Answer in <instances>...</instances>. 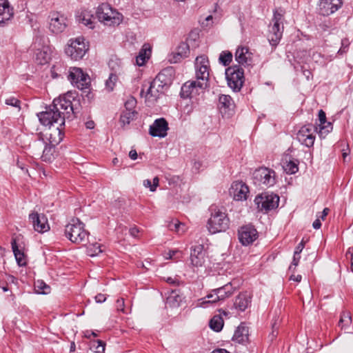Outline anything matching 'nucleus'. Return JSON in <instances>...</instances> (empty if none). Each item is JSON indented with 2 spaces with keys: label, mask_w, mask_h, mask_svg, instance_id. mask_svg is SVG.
Segmentation results:
<instances>
[{
  "label": "nucleus",
  "mask_w": 353,
  "mask_h": 353,
  "mask_svg": "<svg viewBox=\"0 0 353 353\" xmlns=\"http://www.w3.org/2000/svg\"><path fill=\"white\" fill-rule=\"evenodd\" d=\"M211 216L208 221V228L210 233L215 234L225 231L229 228L230 220L225 212L212 208Z\"/></svg>",
  "instance_id": "nucleus-6"
},
{
  "label": "nucleus",
  "mask_w": 353,
  "mask_h": 353,
  "mask_svg": "<svg viewBox=\"0 0 353 353\" xmlns=\"http://www.w3.org/2000/svg\"><path fill=\"white\" fill-rule=\"evenodd\" d=\"M48 43V38L46 35L37 34L34 38L30 49L33 51L43 49L44 47H50Z\"/></svg>",
  "instance_id": "nucleus-32"
},
{
  "label": "nucleus",
  "mask_w": 353,
  "mask_h": 353,
  "mask_svg": "<svg viewBox=\"0 0 353 353\" xmlns=\"http://www.w3.org/2000/svg\"><path fill=\"white\" fill-rule=\"evenodd\" d=\"M150 83L152 85L151 89H157L160 94H163L167 90V89L165 87H163V85L161 83H157V81L154 80L150 82Z\"/></svg>",
  "instance_id": "nucleus-50"
},
{
  "label": "nucleus",
  "mask_w": 353,
  "mask_h": 353,
  "mask_svg": "<svg viewBox=\"0 0 353 353\" xmlns=\"http://www.w3.org/2000/svg\"><path fill=\"white\" fill-rule=\"evenodd\" d=\"M251 295L247 292L240 293L235 299L234 305L239 310L245 311L251 304Z\"/></svg>",
  "instance_id": "nucleus-28"
},
{
  "label": "nucleus",
  "mask_w": 353,
  "mask_h": 353,
  "mask_svg": "<svg viewBox=\"0 0 353 353\" xmlns=\"http://www.w3.org/2000/svg\"><path fill=\"white\" fill-rule=\"evenodd\" d=\"M184 300V296L179 290H172L166 299V305L170 307H178Z\"/></svg>",
  "instance_id": "nucleus-30"
},
{
  "label": "nucleus",
  "mask_w": 353,
  "mask_h": 353,
  "mask_svg": "<svg viewBox=\"0 0 353 353\" xmlns=\"http://www.w3.org/2000/svg\"><path fill=\"white\" fill-rule=\"evenodd\" d=\"M137 114V112H129L123 110L120 117V122L123 126L128 125L131 121L136 119Z\"/></svg>",
  "instance_id": "nucleus-40"
},
{
  "label": "nucleus",
  "mask_w": 353,
  "mask_h": 353,
  "mask_svg": "<svg viewBox=\"0 0 353 353\" xmlns=\"http://www.w3.org/2000/svg\"><path fill=\"white\" fill-rule=\"evenodd\" d=\"M139 232V230L137 228L134 227L130 229V234L133 237H137L138 236V234Z\"/></svg>",
  "instance_id": "nucleus-59"
},
{
  "label": "nucleus",
  "mask_w": 353,
  "mask_h": 353,
  "mask_svg": "<svg viewBox=\"0 0 353 353\" xmlns=\"http://www.w3.org/2000/svg\"><path fill=\"white\" fill-rule=\"evenodd\" d=\"M5 103L18 109H21V101L14 97H9L5 100Z\"/></svg>",
  "instance_id": "nucleus-49"
},
{
  "label": "nucleus",
  "mask_w": 353,
  "mask_h": 353,
  "mask_svg": "<svg viewBox=\"0 0 353 353\" xmlns=\"http://www.w3.org/2000/svg\"><path fill=\"white\" fill-rule=\"evenodd\" d=\"M283 169L287 174H295L298 170V165L292 161L286 162L283 165Z\"/></svg>",
  "instance_id": "nucleus-44"
},
{
  "label": "nucleus",
  "mask_w": 353,
  "mask_h": 353,
  "mask_svg": "<svg viewBox=\"0 0 353 353\" xmlns=\"http://www.w3.org/2000/svg\"><path fill=\"white\" fill-rule=\"evenodd\" d=\"M235 60L239 65L243 66H248L252 63V53L250 52L248 48L239 46L236 50Z\"/></svg>",
  "instance_id": "nucleus-26"
},
{
  "label": "nucleus",
  "mask_w": 353,
  "mask_h": 353,
  "mask_svg": "<svg viewBox=\"0 0 353 353\" xmlns=\"http://www.w3.org/2000/svg\"><path fill=\"white\" fill-rule=\"evenodd\" d=\"M304 243L303 241H302L301 243H299L298 244V245L295 248V251L294 252L297 254H301V252H302L303 249L304 248Z\"/></svg>",
  "instance_id": "nucleus-58"
},
{
  "label": "nucleus",
  "mask_w": 353,
  "mask_h": 353,
  "mask_svg": "<svg viewBox=\"0 0 353 353\" xmlns=\"http://www.w3.org/2000/svg\"><path fill=\"white\" fill-rule=\"evenodd\" d=\"M174 77V69L172 67H168L159 72L154 80L156 81L157 83H161L163 87H165L168 90L172 83Z\"/></svg>",
  "instance_id": "nucleus-23"
},
{
  "label": "nucleus",
  "mask_w": 353,
  "mask_h": 353,
  "mask_svg": "<svg viewBox=\"0 0 353 353\" xmlns=\"http://www.w3.org/2000/svg\"><path fill=\"white\" fill-rule=\"evenodd\" d=\"M14 15L8 0H0V26H4Z\"/></svg>",
  "instance_id": "nucleus-27"
},
{
  "label": "nucleus",
  "mask_w": 353,
  "mask_h": 353,
  "mask_svg": "<svg viewBox=\"0 0 353 353\" xmlns=\"http://www.w3.org/2000/svg\"><path fill=\"white\" fill-rule=\"evenodd\" d=\"M211 353H230L225 349L217 348L214 350Z\"/></svg>",
  "instance_id": "nucleus-64"
},
{
  "label": "nucleus",
  "mask_w": 353,
  "mask_h": 353,
  "mask_svg": "<svg viewBox=\"0 0 353 353\" xmlns=\"http://www.w3.org/2000/svg\"><path fill=\"white\" fill-rule=\"evenodd\" d=\"M137 105V100L135 98L131 97H130L124 104L125 107V111H129V112H137L134 108Z\"/></svg>",
  "instance_id": "nucleus-46"
},
{
  "label": "nucleus",
  "mask_w": 353,
  "mask_h": 353,
  "mask_svg": "<svg viewBox=\"0 0 353 353\" xmlns=\"http://www.w3.org/2000/svg\"><path fill=\"white\" fill-rule=\"evenodd\" d=\"M29 219L34 229L38 232L43 233L50 229L48 219L43 214L33 212L29 214Z\"/></svg>",
  "instance_id": "nucleus-19"
},
{
  "label": "nucleus",
  "mask_w": 353,
  "mask_h": 353,
  "mask_svg": "<svg viewBox=\"0 0 353 353\" xmlns=\"http://www.w3.org/2000/svg\"><path fill=\"white\" fill-rule=\"evenodd\" d=\"M117 76L114 74L111 73L109 76V78L105 81V86L106 88L108 89L109 91L113 90L114 83L117 81Z\"/></svg>",
  "instance_id": "nucleus-47"
},
{
  "label": "nucleus",
  "mask_w": 353,
  "mask_h": 353,
  "mask_svg": "<svg viewBox=\"0 0 353 353\" xmlns=\"http://www.w3.org/2000/svg\"><path fill=\"white\" fill-rule=\"evenodd\" d=\"M46 139L49 141L48 144L45 141L41 134H37V139L33 141L32 147L36 149V152L34 154L40 155L42 151L41 158L43 161L50 162L54 158L53 153L54 151V146L59 144L63 137L62 128L57 127L53 133L46 134Z\"/></svg>",
  "instance_id": "nucleus-2"
},
{
  "label": "nucleus",
  "mask_w": 353,
  "mask_h": 353,
  "mask_svg": "<svg viewBox=\"0 0 353 353\" xmlns=\"http://www.w3.org/2000/svg\"><path fill=\"white\" fill-rule=\"evenodd\" d=\"M96 15L99 21L110 26H118L123 20L122 14L108 3H103L99 5L96 11Z\"/></svg>",
  "instance_id": "nucleus-5"
},
{
  "label": "nucleus",
  "mask_w": 353,
  "mask_h": 353,
  "mask_svg": "<svg viewBox=\"0 0 353 353\" xmlns=\"http://www.w3.org/2000/svg\"><path fill=\"white\" fill-rule=\"evenodd\" d=\"M81 104L80 99L77 94L73 92V97L71 98L70 111L72 114H76L80 112Z\"/></svg>",
  "instance_id": "nucleus-42"
},
{
  "label": "nucleus",
  "mask_w": 353,
  "mask_h": 353,
  "mask_svg": "<svg viewBox=\"0 0 353 353\" xmlns=\"http://www.w3.org/2000/svg\"><path fill=\"white\" fill-rule=\"evenodd\" d=\"M224 325V321L222 317L220 315H215L214 316L209 322V326L210 327L215 331V332H220Z\"/></svg>",
  "instance_id": "nucleus-39"
},
{
  "label": "nucleus",
  "mask_w": 353,
  "mask_h": 353,
  "mask_svg": "<svg viewBox=\"0 0 353 353\" xmlns=\"http://www.w3.org/2000/svg\"><path fill=\"white\" fill-rule=\"evenodd\" d=\"M151 88L152 85L150 82L143 84L140 94L141 97L144 95L146 101L154 102L159 99L161 94L157 89L152 90Z\"/></svg>",
  "instance_id": "nucleus-29"
},
{
  "label": "nucleus",
  "mask_w": 353,
  "mask_h": 353,
  "mask_svg": "<svg viewBox=\"0 0 353 353\" xmlns=\"http://www.w3.org/2000/svg\"><path fill=\"white\" fill-rule=\"evenodd\" d=\"M352 324V316L349 312L343 311L341 312L338 326L341 330L347 331Z\"/></svg>",
  "instance_id": "nucleus-37"
},
{
  "label": "nucleus",
  "mask_w": 353,
  "mask_h": 353,
  "mask_svg": "<svg viewBox=\"0 0 353 353\" xmlns=\"http://www.w3.org/2000/svg\"><path fill=\"white\" fill-rule=\"evenodd\" d=\"M343 3V0H320V12L323 16H329L341 8Z\"/></svg>",
  "instance_id": "nucleus-22"
},
{
  "label": "nucleus",
  "mask_w": 353,
  "mask_h": 353,
  "mask_svg": "<svg viewBox=\"0 0 353 353\" xmlns=\"http://www.w3.org/2000/svg\"><path fill=\"white\" fill-rule=\"evenodd\" d=\"M151 53V48L148 44H144L136 57V63L139 66L143 65L149 59Z\"/></svg>",
  "instance_id": "nucleus-35"
},
{
  "label": "nucleus",
  "mask_w": 353,
  "mask_h": 353,
  "mask_svg": "<svg viewBox=\"0 0 353 353\" xmlns=\"http://www.w3.org/2000/svg\"><path fill=\"white\" fill-rule=\"evenodd\" d=\"M65 236L72 243L80 244L87 242L89 232L83 222L79 219H72L65 227Z\"/></svg>",
  "instance_id": "nucleus-4"
},
{
  "label": "nucleus",
  "mask_w": 353,
  "mask_h": 353,
  "mask_svg": "<svg viewBox=\"0 0 353 353\" xmlns=\"http://www.w3.org/2000/svg\"><path fill=\"white\" fill-rule=\"evenodd\" d=\"M77 17L79 23H83L90 29L94 28V17L90 11L87 10H81Z\"/></svg>",
  "instance_id": "nucleus-31"
},
{
  "label": "nucleus",
  "mask_w": 353,
  "mask_h": 353,
  "mask_svg": "<svg viewBox=\"0 0 353 353\" xmlns=\"http://www.w3.org/2000/svg\"><path fill=\"white\" fill-rule=\"evenodd\" d=\"M94 299L97 303H102L105 301L106 296L103 294L100 293L95 296Z\"/></svg>",
  "instance_id": "nucleus-56"
},
{
  "label": "nucleus",
  "mask_w": 353,
  "mask_h": 353,
  "mask_svg": "<svg viewBox=\"0 0 353 353\" xmlns=\"http://www.w3.org/2000/svg\"><path fill=\"white\" fill-rule=\"evenodd\" d=\"M319 120L320 123L319 124H323L327 123L326 120V115L325 112L323 110H320L319 111Z\"/></svg>",
  "instance_id": "nucleus-54"
},
{
  "label": "nucleus",
  "mask_w": 353,
  "mask_h": 353,
  "mask_svg": "<svg viewBox=\"0 0 353 353\" xmlns=\"http://www.w3.org/2000/svg\"><path fill=\"white\" fill-rule=\"evenodd\" d=\"M228 86L234 92H239L245 81L244 71L239 65L228 67L225 70Z\"/></svg>",
  "instance_id": "nucleus-7"
},
{
  "label": "nucleus",
  "mask_w": 353,
  "mask_h": 353,
  "mask_svg": "<svg viewBox=\"0 0 353 353\" xmlns=\"http://www.w3.org/2000/svg\"><path fill=\"white\" fill-rule=\"evenodd\" d=\"M350 43L347 39H342L341 41V47L339 50L338 53L339 54H343L347 52L349 48Z\"/></svg>",
  "instance_id": "nucleus-51"
},
{
  "label": "nucleus",
  "mask_w": 353,
  "mask_h": 353,
  "mask_svg": "<svg viewBox=\"0 0 353 353\" xmlns=\"http://www.w3.org/2000/svg\"><path fill=\"white\" fill-rule=\"evenodd\" d=\"M49 30L54 34H59L65 30L67 24V18L57 12H52L49 15Z\"/></svg>",
  "instance_id": "nucleus-15"
},
{
  "label": "nucleus",
  "mask_w": 353,
  "mask_h": 353,
  "mask_svg": "<svg viewBox=\"0 0 353 353\" xmlns=\"http://www.w3.org/2000/svg\"><path fill=\"white\" fill-rule=\"evenodd\" d=\"M210 64L206 56L197 57L195 60V72L196 81L200 83H205V88L209 86Z\"/></svg>",
  "instance_id": "nucleus-11"
},
{
  "label": "nucleus",
  "mask_w": 353,
  "mask_h": 353,
  "mask_svg": "<svg viewBox=\"0 0 353 353\" xmlns=\"http://www.w3.org/2000/svg\"><path fill=\"white\" fill-rule=\"evenodd\" d=\"M35 55V60L37 63L40 65H44L50 59V47H44L43 49H40L39 50H33Z\"/></svg>",
  "instance_id": "nucleus-33"
},
{
  "label": "nucleus",
  "mask_w": 353,
  "mask_h": 353,
  "mask_svg": "<svg viewBox=\"0 0 353 353\" xmlns=\"http://www.w3.org/2000/svg\"><path fill=\"white\" fill-rule=\"evenodd\" d=\"M137 152L135 150H131L129 152V157L132 160H136L137 159Z\"/></svg>",
  "instance_id": "nucleus-62"
},
{
  "label": "nucleus",
  "mask_w": 353,
  "mask_h": 353,
  "mask_svg": "<svg viewBox=\"0 0 353 353\" xmlns=\"http://www.w3.org/2000/svg\"><path fill=\"white\" fill-rule=\"evenodd\" d=\"M102 252L103 250L101 249V245L98 243H90L87 246V254L92 257L99 255Z\"/></svg>",
  "instance_id": "nucleus-41"
},
{
  "label": "nucleus",
  "mask_w": 353,
  "mask_h": 353,
  "mask_svg": "<svg viewBox=\"0 0 353 353\" xmlns=\"http://www.w3.org/2000/svg\"><path fill=\"white\" fill-rule=\"evenodd\" d=\"M301 256L299 254H296L294 252L293 259L291 265L290 266L289 269L291 270L292 268V265L294 266V268L299 265V263L300 261Z\"/></svg>",
  "instance_id": "nucleus-53"
},
{
  "label": "nucleus",
  "mask_w": 353,
  "mask_h": 353,
  "mask_svg": "<svg viewBox=\"0 0 353 353\" xmlns=\"http://www.w3.org/2000/svg\"><path fill=\"white\" fill-rule=\"evenodd\" d=\"M238 235L242 245H248L257 239L258 232L253 225H246L240 228Z\"/></svg>",
  "instance_id": "nucleus-16"
},
{
  "label": "nucleus",
  "mask_w": 353,
  "mask_h": 353,
  "mask_svg": "<svg viewBox=\"0 0 353 353\" xmlns=\"http://www.w3.org/2000/svg\"><path fill=\"white\" fill-rule=\"evenodd\" d=\"M68 79L72 85L82 90L88 89L90 83L89 75L79 68H70Z\"/></svg>",
  "instance_id": "nucleus-12"
},
{
  "label": "nucleus",
  "mask_w": 353,
  "mask_h": 353,
  "mask_svg": "<svg viewBox=\"0 0 353 353\" xmlns=\"http://www.w3.org/2000/svg\"><path fill=\"white\" fill-rule=\"evenodd\" d=\"M234 101L229 95L221 94L219 98V108L221 114L229 117L234 112Z\"/></svg>",
  "instance_id": "nucleus-24"
},
{
  "label": "nucleus",
  "mask_w": 353,
  "mask_h": 353,
  "mask_svg": "<svg viewBox=\"0 0 353 353\" xmlns=\"http://www.w3.org/2000/svg\"><path fill=\"white\" fill-rule=\"evenodd\" d=\"M239 286L238 280H232L231 282L216 288L217 299H219V301H223L226 299L231 297L239 290Z\"/></svg>",
  "instance_id": "nucleus-18"
},
{
  "label": "nucleus",
  "mask_w": 353,
  "mask_h": 353,
  "mask_svg": "<svg viewBox=\"0 0 353 353\" xmlns=\"http://www.w3.org/2000/svg\"><path fill=\"white\" fill-rule=\"evenodd\" d=\"M346 258L350 259L353 258V248H349L345 254Z\"/></svg>",
  "instance_id": "nucleus-63"
},
{
  "label": "nucleus",
  "mask_w": 353,
  "mask_h": 353,
  "mask_svg": "<svg viewBox=\"0 0 353 353\" xmlns=\"http://www.w3.org/2000/svg\"><path fill=\"white\" fill-rule=\"evenodd\" d=\"M159 179L157 176H155L152 181V186L151 187V192H154L157 187L159 185Z\"/></svg>",
  "instance_id": "nucleus-57"
},
{
  "label": "nucleus",
  "mask_w": 353,
  "mask_h": 353,
  "mask_svg": "<svg viewBox=\"0 0 353 353\" xmlns=\"http://www.w3.org/2000/svg\"><path fill=\"white\" fill-rule=\"evenodd\" d=\"M252 180L256 185H263L267 188L272 187L276 182V172L272 169L261 167L254 171Z\"/></svg>",
  "instance_id": "nucleus-8"
},
{
  "label": "nucleus",
  "mask_w": 353,
  "mask_h": 353,
  "mask_svg": "<svg viewBox=\"0 0 353 353\" xmlns=\"http://www.w3.org/2000/svg\"><path fill=\"white\" fill-rule=\"evenodd\" d=\"M12 249V252L14 253V257L16 259L17 263L19 266H26V259L25 257V254L22 250H20L19 248V246L17 243V241L15 239H12L11 242Z\"/></svg>",
  "instance_id": "nucleus-34"
},
{
  "label": "nucleus",
  "mask_w": 353,
  "mask_h": 353,
  "mask_svg": "<svg viewBox=\"0 0 353 353\" xmlns=\"http://www.w3.org/2000/svg\"><path fill=\"white\" fill-rule=\"evenodd\" d=\"M329 211L330 210L327 208H324L323 212H321V215H317V217H319V219L324 220V219L328 214Z\"/></svg>",
  "instance_id": "nucleus-61"
},
{
  "label": "nucleus",
  "mask_w": 353,
  "mask_h": 353,
  "mask_svg": "<svg viewBox=\"0 0 353 353\" xmlns=\"http://www.w3.org/2000/svg\"><path fill=\"white\" fill-rule=\"evenodd\" d=\"M189 53L190 48L188 44L184 42L181 43L176 49V56L174 57V58L176 59L174 60V62H177L181 58L188 57Z\"/></svg>",
  "instance_id": "nucleus-38"
},
{
  "label": "nucleus",
  "mask_w": 353,
  "mask_h": 353,
  "mask_svg": "<svg viewBox=\"0 0 353 353\" xmlns=\"http://www.w3.org/2000/svg\"><path fill=\"white\" fill-rule=\"evenodd\" d=\"M116 307L117 310L126 313L125 310L124 299L123 298L119 299L117 301Z\"/></svg>",
  "instance_id": "nucleus-52"
},
{
  "label": "nucleus",
  "mask_w": 353,
  "mask_h": 353,
  "mask_svg": "<svg viewBox=\"0 0 353 353\" xmlns=\"http://www.w3.org/2000/svg\"><path fill=\"white\" fill-rule=\"evenodd\" d=\"M285 11L281 8H276L273 12V25L269 26L268 41L272 49H275L279 43L283 32V21Z\"/></svg>",
  "instance_id": "nucleus-3"
},
{
  "label": "nucleus",
  "mask_w": 353,
  "mask_h": 353,
  "mask_svg": "<svg viewBox=\"0 0 353 353\" xmlns=\"http://www.w3.org/2000/svg\"><path fill=\"white\" fill-rule=\"evenodd\" d=\"M169 130L168 123L164 118L156 119L150 126L149 134L152 137L163 138L167 136Z\"/></svg>",
  "instance_id": "nucleus-20"
},
{
  "label": "nucleus",
  "mask_w": 353,
  "mask_h": 353,
  "mask_svg": "<svg viewBox=\"0 0 353 353\" xmlns=\"http://www.w3.org/2000/svg\"><path fill=\"white\" fill-rule=\"evenodd\" d=\"M312 226L316 230H318L321 227V222L319 217H317V219L313 222Z\"/></svg>",
  "instance_id": "nucleus-60"
},
{
  "label": "nucleus",
  "mask_w": 353,
  "mask_h": 353,
  "mask_svg": "<svg viewBox=\"0 0 353 353\" xmlns=\"http://www.w3.org/2000/svg\"><path fill=\"white\" fill-rule=\"evenodd\" d=\"M205 83H200L196 81H188L181 88L180 95L183 99L192 98L199 94L200 90L205 89Z\"/></svg>",
  "instance_id": "nucleus-17"
},
{
  "label": "nucleus",
  "mask_w": 353,
  "mask_h": 353,
  "mask_svg": "<svg viewBox=\"0 0 353 353\" xmlns=\"http://www.w3.org/2000/svg\"><path fill=\"white\" fill-rule=\"evenodd\" d=\"M219 60L224 66H228L232 60V54L230 51H223L219 55Z\"/></svg>",
  "instance_id": "nucleus-43"
},
{
  "label": "nucleus",
  "mask_w": 353,
  "mask_h": 353,
  "mask_svg": "<svg viewBox=\"0 0 353 353\" xmlns=\"http://www.w3.org/2000/svg\"><path fill=\"white\" fill-rule=\"evenodd\" d=\"M73 92H68L63 96L53 100L52 104L46 108V110L37 114L41 123L46 126H52L58 123L60 128L65 125V115L70 111L71 98Z\"/></svg>",
  "instance_id": "nucleus-1"
},
{
  "label": "nucleus",
  "mask_w": 353,
  "mask_h": 353,
  "mask_svg": "<svg viewBox=\"0 0 353 353\" xmlns=\"http://www.w3.org/2000/svg\"><path fill=\"white\" fill-rule=\"evenodd\" d=\"M88 50L89 46L85 43V39L78 37L70 40V43L65 48V52L71 59L77 61L83 59Z\"/></svg>",
  "instance_id": "nucleus-9"
},
{
  "label": "nucleus",
  "mask_w": 353,
  "mask_h": 353,
  "mask_svg": "<svg viewBox=\"0 0 353 353\" xmlns=\"http://www.w3.org/2000/svg\"><path fill=\"white\" fill-rule=\"evenodd\" d=\"M316 130V127L313 124H305L296 133V139L302 145L311 148L314 143Z\"/></svg>",
  "instance_id": "nucleus-13"
},
{
  "label": "nucleus",
  "mask_w": 353,
  "mask_h": 353,
  "mask_svg": "<svg viewBox=\"0 0 353 353\" xmlns=\"http://www.w3.org/2000/svg\"><path fill=\"white\" fill-rule=\"evenodd\" d=\"M36 287L38 288L37 292L39 294H46L50 292V287L43 281H37Z\"/></svg>",
  "instance_id": "nucleus-48"
},
{
  "label": "nucleus",
  "mask_w": 353,
  "mask_h": 353,
  "mask_svg": "<svg viewBox=\"0 0 353 353\" xmlns=\"http://www.w3.org/2000/svg\"><path fill=\"white\" fill-rule=\"evenodd\" d=\"M207 252L202 244L195 245L190 248V264L193 268L202 267L206 260Z\"/></svg>",
  "instance_id": "nucleus-14"
},
{
  "label": "nucleus",
  "mask_w": 353,
  "mask_h": 353,
  "mask_svg": "<svg viewBox=\"0 0 353 353\" xmlns=\"http://www.w3.org/2000/svg\"><path fill=\"white\" fill-rule=\"evenodd\" d=\"M232 341L244 345L249 343V328L244 323H241L236 329Z\"/></svg>",
  "instance_id": "nucleus-25"
},
{
  "label": "nucleus",
  "mask_w": 353,
  "mask_h": 353,
  "mask_svg": "<svg viewBox=\"0 0 353 353\" xmlns=\"http://www.w3.org/2000/svg\"><path fill=\"white\" fill-rule=\"evenodd\" d=\"M254 203L259 211L268 213L279 206V197L274 194L264 192L255 197Z\"/></svg>",
  "instance_id": "nucleus-10"
},
{
  "label": "nucleus",
  "mask_w": 353,
  "mask_h": 353,
  "mask_svg": "<svg viewBox=\"0 0 353 353\" xmlns=\"http://www.w3.org/2000/svg\"><path fill=\"white\" fill-rule=\"evenodd\" d=\"M332 130V124L331 122L327 121L323 124H319V136L324 137Z\"/></svg>",
  "instance_id": "nucleus-45"
},
{
  "label": "nucleus",
  "mask_w": 353,
  "mask_h": 353,
  "mask_svg": "<svg viewBox=\"0 0 353 353\" xmlns=\"http://www.w3.org/2000/svg\"><path fill=\"white\" fill-rule=\"evenodd\" d=\"M216 289L212 290L205 297L198 300V305L200 307H206L208 304H214L219 301L216 298Z\"/></svg>",
  "instance_id": "nucleus-36"
},
{
  "label": "nucleus",
  "mask_w": 353,
  "mask_h": 353,
  "mask_svg": "<svg viewBox=\"0 0 353 353\" xmlns=\"http://www.w3.org/2000/svg\"><path fill=\"white\" fill-rule=\"evenodd\" d=\"M249 194L248 186L242 181H234L230 188V194L236 201L246 200Z\"/></svg>",
  "instance_id": "nucleus-21"
},
{
  "label": "nucleus",
  "mask_w": 353,
  "mask_h": 353,
  "mask_svg": "<svg viewBox=\"0 0 353 353\" xmlns=\"http://www.w3.org/2000/svg\"><path fill=\"white\" fill-rule=\"evenodd\" d=\"M181 223L178 221H176L174 223H172L169 225V228L171 230H175L176 232H179V228Z\"/></svg>",
  "instance_id": "nucleus-55"
}]
</instances>
